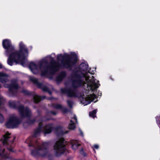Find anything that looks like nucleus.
<instances>
[{
  "mask_svg": "<svg viewBox=\"0 0 160 160\" xmlns=\"http://www.w3.org/2000/svg\"><path fill=\"white\" fill-rule=\"evenodd\" d=\"M74 58H72L67 59L65 62L64 61V57L62 55L59 54L58 56L57 59L59 61H61V64H58L55 62L52 61L50 66L48 65V62L46 59H43L39 62V67L34 62H31L29 65V68L31 72L34 74L41 72L42 76L45 75L48 71L53 73L58 71L60 67L63 66L66 68H69L74 64L76 62V56L75 53H72Z\"/></svg>",
  "mask_w": 160,
  "mask_h": 160,
  "instance_id": "nucleus-1",
  "label": "nucleus"
},
{
  "mask_svg": "<svg viewBox=\"0 0 160 160\" xmlns=\"http://www.w3.org/2000/svg\"><path fill=\"white\" fill-rule=\"evenodd\" d=\"M80 71H75L72 75V86L77 88L82 85L86 86L88 91H93L98 87V81L95 80L93 76L88 71V66L85 63H82L79 66Z\"/></svg>",
  "mask_w": 160,
  "mask_h": 160,
  "instance_id": "nucleus-2",
  "label": "nucleus"
},
{
  "mask_svg": "<svg viewBox=\"0 0 160 160\" xmlns=\"http://www.w3.org/2000/svg\"><path fill=\"white\" fill-rule=\"evenodd\" d=\"M19 50L12 52L9 57L8 60V64L12 66L14 62L19 63L23 67L27 65V60L26 57L28 55L27 49L22 42L19 43Z\"/></svg>",
  "mask_w": 160,
  "mask_h": 160,
  "instance_id": "nucleus-3",
  "label": "nucleus"
},
{
  "mask_svg": "<svg viewBox=\"0 0 160 160\" xmlns=\"http://www.w3.org/2000/svg\"><path fill=\"white\" fill-rule=\"evenodd\" d=\"M28 146L29 147L32 146L35 148V150L31 152V154L33 156L44 157L48 153L47 148L48 143L47 142H44L41 145H38L37 143H34L33 142H31Z\"/></svg>",
  "mask_w": 160,
  "mask_h": 160,
  "instance_id": "nucleus-4",
  "label": "nucleus"
},
{
  "mask_svg": "<svg viewBox=\"0 0 160 160\" xmlns=\"http://www.w3.org/2000/svg\"><path fill=\"white\" fill-rule=\"evenodd\" d=\"M44 118L39 120L38 122V128L35 131L34 137H36L41 132H43L45 134H48L51 132L52 128V125L51 124L47 125L45 127H42V122L45 121Z\"/></svg>",
  "mask_w": 160,
  "mask_h": 160,
  "instance_id": "nucleus-5",
  "label": "nucleus"
},
{
  "mask_svg": "<svg viewBox=\"0 0 160 160\" xmlns=\"http://www.w3.org/2000/svg\"><path fill=\"white\" fill-rule=\"evenodd\" d=\"M63 138H61L57 142L54 147V153L56 156H58L65 152V144Z\"/></svg>",
  "mask_w": 160,
  "mask_h": 160,
  "instance_id": "nucleus-6",
  "label": "nucleus"
},
{
  "mask_svg": "<svg viewBox=\"0 0 160 160\" xmlns=\"http://www.w3.org/2000/svg\"><path fill=\"white\" fill-rule=\"evenodd\" d=\"M20 123L19 119L14 115H12L6 123V126L8 128H13L17 127Z\"/></svg>",
  "mask_w": 160,
  "mask_h": 160,
  "instance_id": "nucleus-7",
  "label": "nucleus"
},
{
  "mask_svg": "<svg viewBox=\"0 0 160 160\" xmlns=\"http://www.w3.org/2000/svg\"><path fill=\"white\" fill-rule=\"evenodd\" d=\"M96 97V96L94 94L88 96L83 95L82 97L80 98V100L82 103L86 105L90 103Z\"/></svg>",
  "mask_w": 160,
  "mask_h": 160,
  "instance_id": "nucleus-8",
  "label": "nucleus"
},
{
  "mask_svg": "<svg viewBox=\"0 0 160 160\" xmlns=\"http://www.w3.org/2000/svg\"><path fill=\"white\" fill-rule=\"evenodd\" d=\"M18 110L22 118L28 117L31 115L30 110L27 107L24 108L22 106H20L18 108Z\"/></svg>",
  "mask_w": 160,
  "mask_h": 160,
  "instance_id": "nucleus-9",
  "label": "nucleus"
},
{
  "mask_svg": "<svg viewBox=\"0 0 160 160\" xmlns=\"http://www.w3.org/2000/svg\"><path fill=\"white\" fill-rule=\"evenodd\" d=\"M2 45L3 48L6 49V54L7 56L10 51H12L13 49V47L12 45L9 40L5 39L3 40Z\"/></svg>",
  "mask_w": 160,
  "mask_h": 160,
  "instance_id": "nucleus-10",
  "label": "nucleus"
},
{
  "mask_svg": "<svg viewBox=\"0 0 160 160\" xmlns=\"http://www.w3.org/2000/svg\"><path fill=\"white\" fill-rule=\"evenodd\" d=\"M4 86L5 88H8L9 91L12 92L16 91L18 88L17 82L15 81H12L11 84L10 85L5 84Z\"/></svg>",
  "mask_w": 160,
  "mask_h": 160,
  "instance_id": "nucleus-11",
  "label": "nucleus"
},
{
  "mask_svg": "<svg viewBox=\"0 0 160 160\" xmlns=\"http://www.w3.org/2000/svg\"><path fill=\"white\" fill-rule=\"evenodd\" d=\"M62 92L64 93H66L69 97H72L76 96L75 91L74 90H72L71 89H68L66 88L61 89Z\"/></svg>",
  "mask_w": 160,
  "mask_h": 160,
  "instance_id": "nucleus-12",
  "label": "nucleus"
},
{
  "mask_svg": "<svg viewBox=\"0 0 160 160\" xmlns=\"http://www.w3.org/2000/svg\"><path fill=\"white\" fill-rule=\"evenodd\" d=\"M72 119L70 120V123L68 125V128L70 129L73 130L75 128V122H77V119L76 116L75 115H72Z\"/></svg>",
  "mask_w": 160,
  "mask_h": 160,
  "instance_id": "nucleus-13",
  "label": "nucleus"
},
{
  "mask_svg": "<svg viewBox=\"0 0 160 160\" xmlns=\"http://www.w3.org/2000/svg\"><path fill=\"white\" fill-rule=\"evenodd\" d=\"M8 76L5 73L0 72V82L4 84L8 81Z\"/></svg>",
  "mask_w": 160,
  "mask_h": 160,
  "instance_id": "nucleus-14",
  "label": "nucleus"
},
{
  "mask_svg": "<svg viewBox=\"0 0 160 160\" xmlns=\"http://www.w3.org/2000/svg\"><path fill=\"white\" fill-rule=\"evenodd\" d=\"M71 143L72 144V148L74 150L77 149L78 148V147L80 145L76 140H73L71 142Z\"/></svg>",
  "mask_w": 160,
  "mask_h": 160,
  "instance_id": "nucleus-15",
  "label": "nucleus"
},
{
  "mask_svg": "<svg viewBox=\"0 0 160 160\" xmlns=\"http://www.w3.org/2000/svg\"><path fill=\"white\" fill-rule=\"evenodd\" d=\"M10 134L8 133H6L3 136V144H5L7 143V142L9 141V139L10 137L9 136Z\"/></svg>",
  "mask_w": 160,
  "mask_h": 160,
  "instance_id": "nucleus-16",
  "label": "nucleus"
},
{
  "mask_svg": "<svg viewBox=\"0 0 160 160\" xmlns=\"http://www.w3.org/2000/svg\"><path fill=\"white\" fill-rule=\"evenodd\" d=\"M65 76V73H61L57 78V80L58 81H61Z\"/></svg>",
  "mask_w": 160,
  "mask_h": 160,
  "instance_id": "nucleus-17",
  "label": "nucleus"
},
{
  "mask_svg": "<svg viewBox=\"0 0 160 160\" xmlns=\"http://www.w3.org/2000/svg\"><path fill=\"white\" fill-rule=\"evenodd\" d=\"M9 104V106L11 108H14L16 107V103L14 101H10Z\"/></svg>",
  "mask_w": 160,
  "mask_h": 160,
  "instance_id": "nucleus-18",
  "label": "nucleus"
},
{
  "mask_svg": "<svg viewBox=\"0 0 160 160\" xmlns=\"http://www.w3.org/2000/svg\"><path fill=\"white\" fill-rule=\"evenodd\" d=\"M34 101L36 102H39L41 100L40 98L37 95H35L33 97Z\"/></svg>",
  "mask_w": 160,
  "mask_h": 160,
  "instance_id": "nucleus-19",
  "label": "nucleus"
},
{
  "mask_svg": "<svg viewBox=\"0 0 160 160\" xmlns=\"http://www.w3.org/2000/svg\"><path fill=\"white\" fill-rule=\"evenodd\" d=\"M96 110H94L92 112H89V115L90 117L94 118L96 117Z\"/></svg>",
  "mask_w": 160,
  "mask_h": 160,
  "instance_id": "nucleus-20",
  "label": "nucleus"
},
{
  "mask_svg": "<svg viewBox=\"0 0 160 160\" xmlns=\"http://www.w3.org/2000/svg\"><path fill=\"white\" fill-rule=\"evenodd\" d=\"M29 78L30 80L33 83H38V80L36 78L32 77H30Z\"/></svg>",
  "mask_w": 160,
  "mask_h": 160,
  "instance_id": "nucleus-21",
  "label": "nucleus"
},
{
  "mask_svg": "<svg viewBox=\"0 0 160 160\" xmlns=\"http://www.w3.org/2000/svg\"><path fill=\"white\" fill-rule=\"evenodd\" d=\"M67 103L68 105L70 107H72L73 104V102L70 100H68L67 101Z\"/></svg>",
  "mask_w": 160,
  "mask_h": 160,
  "instance_id": "nucleus-22",
  "label": "nucleus"
},
{
  "mask_svg": "<svg viewBox=\"0 0 160 160\" xmlns=\"http://www.w3.org/2000/svg\"><path fill=\"white\" fill-rule=\"evenodd\" d=\"M54 107L55 108L57 109H62V106L59 104L56 105Z\"/></svg>",
  "mask_w": 160,
  "mask_h": 160,
  "instance_id": "nucleus-23",
  "label": "nucleus"
},
{
  "mask_svg": "<svg viewBox=\"0 0 160 160\" xmlns=\"http://www.w3.org/2000/svg\"><path fill=\"white\" fill-rule=\"evenodd\" d=\"M94 147L95 148L97 149L98 148H99V146H98V145H95L94 146Z\"/></svg>",
  "mask_w": 160,
  "mask_h": 160,
  "instance_id": "nucleus-24",
  "label": "nucleus"
},
{
  "mask_svg": "<svg viewBox=\"0 0 160 160\" xmlns=\"http://www.w3.org/2000/svg\"><path fill=\"white\" fill-rule=\"evenodd\" d=\"M4 150H3L2 151H1L0 150V155H3V151Z\"/></svg>",
  "mask_w": 160,
  "mask_h": 160,
  "instance_id": "nucleus-25",
  "label": "nucleus"
},
{
  "mask_svg": "<svg viewBox=\"0 0 160 160\" xmlns=\"http://www.w3.org/2000/svg\"><path fill=\"white\" fill-rule=\"evenodd\" d=\"M48 58H50V59L52 61L54 59L53 58H51L50 56L48 57Z\"/></svg>",
  "mask_w": 160,
  "mask_h": 160,
  "instance_id": "nucleus-26",
  "label": "nucleus"
},
{
  "mask_svg": "<svg viewBox=\"0 0 160 160\" xmlns=\"http://www.w3.org/2000/svg\"><path fill=\"white\" fill-rule=\"evenodd\" d=\"M51 113L53 115H55L56 114V112H51Z\"/></svg>",
  "mask_w": 160,
  "mask_h": 160,
  "instance_id": "nucleus-27",
  "label": "nucleus"
},
{
  "mask_svg": "<svg viewBox=\"0 0 160 160\" xmlns=\"http://www.w3.org/2000/svg\"><path fill=\"white\" fill-rule=\"evenodd\" d=\"M2 65L0 63V68H2Z\"/></svg>",
  "mask_w": 160,
  "mask_h": 160,
  "instance_id": "nucleus-28",
  "label": "nucleus"
},
{
  "mask_svg": "<svg viewBox=\"0 0 160 160\" xmlns=\"http://www.w3.org/2000/svg\"><path fill=\"white\" fill-rule=\"evenodd\" d=\"M80 133H81V135L82 136H83V133H82V132L81 131V130H80Z\"/></svg>",
  "mask_w": 160,
  "mask_h": 160,
  "instance_id": "nucleus-29",
  "label": "nucleus"
},
{
  "mask_svg": "<svg viewBox=\"0 0 160 160\" xmlns=\"http://www.w3.org/2000/svg\"><path fill=\"white\" fill-rule=\"evenodd\" d=\"M43 90H44V91H46L47 90V89H46L43 88Z\"/></svg>",
  "mask_w": 160,
  "mask_h": 160,
  "instance_id": "nucleus-30",
  "label": "nucleus"
},
{
  "mask_svg": "<svg viewBox=\"0 0 160 160\" xmlns=\"http://www.w3.org/2000/svg\"><path fill=\"white\" fill-rule=\"evenodd\" d=\"M29 141V139H28L27 140V142Z\"/></svg>",
  "mask_w": 160,
  "mask_h": 160,
  "instance_id": "nucleus-31",
  "label": "nucleus"
},
{
  "mask_svg": "<svg viewBox=\"0 0 160 160\" xmlns=\"http://www.w3.org/2000/svg\"><path fill=\"white\" fill-rule=\"evenodd\" d=\"M1 88V85H0V88Z\"/></svg>",
  "mask_w": 160,
  "mask_h": 160,
  "instance_id": "nucleus-32",
  "label": "nucleus"
},
{
  "mask_svg": "<svg viewBox=\"0 0 160 160\" xmlns=\"http://www.w3.org/2000/svg\"><path fill=\"white\" fill-rule=\"evenodd\" d=\"M32 123V122H30V123Z\"/></svg>",
  "mask_w": 160,
  "mask_h": 160,
  "instance_id": "nucleus-33",
  "label": "nucleus"
},
{
  "mask_svg": "<svg viewBox=\"0 0 160 160\" xmlns=\"http://www.w3.org/2000/svg\"><path fill=\"white\" fill-rule=\"evenodd\" d=\"M9 150H10V151H12L11 149H10Z\"/></svg>",
  "mask_w": 160,
  "mask_h": 160,
  "instance_id": "nucleus-34",
  "label": "nucleus"
}]
</instances>
